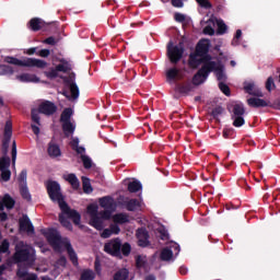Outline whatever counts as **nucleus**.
<instances>
[{"mask_svg":"<svg viewBox=\"0 0 280 280\" xmlns=\"http://www.w3.org/2000/svg\"><path fill=\"white\" fill-rule=\"evenodd\" d=\"M176 91H178V93H180L182 95H189V93L194 91V83H191V81L178 83L176 85Z\"/></svg>","mask_w":280,"mask_h":280,"instance_id":"20","label":"nucleus"},{"mask_svg":"<svg viewBox=\"0 0 280 280\" xmlns=\"http://www.w3.org/2000/svg\"><path fill=\"white\" fill-rule=\"evenodd\" d=\"M30 259V249H16L13 255V261L15 264H23Z\"/></svg>","mask_w":280,"mask_h":280,"instance_id":"18","label":"nucleus"},{"mask_svg":"<svg viewBox=\"0 0 280 280\" xmlns=\"http://www.w3.org/2000/svg\"><path fill=\"white\" fill-rule=\"evenodd\" d=\"M14 68L8 65H0V75H13Z\"/></svg>","mask_w":280,"mask_h":280,"instance_id":"38","label":"nucleus"},{"mask_svg":"<svg viewBox=\"0 0 280 280\" xmlns=\"http://www.w3.org/2000/svg\"><path fill=\"white\" fill-rule=\"evenodd\" d=\"M16 205V201L10 194H4L2 199H0V211H4L8 209L9 211L12 210V208Z\"/></svg>","mask_w":280,"mask_h":280,"instance_id":"16","label":"nucleus"},{"mask_svg":"<svg viewBox=\"0 0 280 280\" xmlns=\"http://www.w3.org/2000/svg\"><path fill=\"white\" fill-rule=\"evenodd\" d=\"M80 159L83 163L84 170H91V167H93V160H91L89 155H81Z\"/></svg>","mask_w":280,"mask_h":280,"instance_id":"43","label":"nucleus"},{"mask_svg":"<svg viewBox=\"0 0 280 280\" xmlns=\"http://www.w3.org/2000/svg\"><path fill=\"white\" fill-rule=\"evenodd\" d=\"M232 119H233L234 128H242V126H244V124H246L244 116H232Z\"/></svg>","mask_w":280,"mask_h":280,"instance_id":"41","label":"nucleus"},{"mask_svg":"<svg viewBox=\"0 0 280 280\" xmlns=\"http://www.w3.org/2000/svg\"><path fill=\"white\" fill-rule=\"evenodd\" d=\"M109 230L112 232V235H119V233L121 232V229L117 224H112L109 226Z\"/></svg>","mask_w":280,"mask_h":280,"instance_id":"61","label":"nucleus"},{"mask_svg":"<svg viewBox=\"0 0 280 280\" xmlns=\"http://www.w3.org/2000/svg\"><path fill=\"white\" fill-rule=\"evenodd\" d=\"M82 185L84 194H93V186L91 185V179H89V177H82Z\"/></svg>","mask_w":280,"mask_h":280,"instance_id":"36","label":"nucleus"},{"mask_svg":"<svg viewBox=\"0 0 280 280\" xmlns=\"http://www.w3.org/2000/svg\"><path fill=\"white\" fill-rule=\"evenodd\" d=\"M166 80L167 82H174V80H182L180 70H178V68H170L166 71Z\"/></svg>","mask_w":280,"mask_h":280,"instance_id":"24","label":"nucleus"},{"mask_svg":"<svg viewBox=\"0 0 280 280\" xmlns=\"http://www.w3.org/2000/svg\"><path fill=\"white\" fill-rule=\"evenodd\" d=\"M78 97H80V88L75 82V72H71V103L78 102Z\"/></svg>","mask_w":280,"mask_h":280,"instance_id":"19","label":"nucleus"},{"mask_svg":"<svg viewBox=\"0 0 280 280\" xmlns=\"http://www.w3.org/2000/svg\"><path fill=\"white\" fill-rule=\"evenodd\" d=\"M222 113H224V107L217 106L212 109L211 115H212L213 119H218V117H220V115H222Z\"/></svg>","mask_w":280,"mask_h":280,"instance_id":"51","label":"nucleus"},{"mask_svg":"<svg viewBox=\"0 0 280 280\" xmlns=\"http://www.w3.org/2000/svg\"><path fill=\"white\" fill-rule=\"evenodd\" d=\"M132 250V246H130V243H124L120 245V255L122 254L124 257H128Z\"/></svg>","mask_w":280,"mask_h":280,"instance_id":"44","label":"nucleus"},{"mask_svg":"<svg viewBox=\"0 0 280 280\" xmlns=\"http://www.w3.org/2000/svg\"><path fill=\"white\" fill-rule=\"evenodd\" d=\"M217 25H218L217 34H219L220 36H222L223 34H226V30H229V26H226L224 21L222 20L217 21Z\"/></svg>","mask_w":280,"mask_h":280,"instance_id":"42","label":"nucleus"},{"mask_svg":"<svg viewBox=\"0 0 280 280\" xmlns=\"http://www.w3.org/2000/svg\"><path fill=\"white\" fill-rule=\"evenodd\" d=\"M0 178L3 183H9L10 178H12V171H10V168L1 170Z\"/></svg>","mask_w":280,"mask_h":280,"instance_id":"39","label":"nucleus"},{"mask_svg":"<svg viewBox=\"0 0 280 280\" xmlns=\"http://www.w3.org/2000/svg\"><path fill=\"white\" fill-rule=\"evenodd\" d=\"M20 194L24 200H32V195L30 194V189L27 185L20 186Z\"/></svg>","mask_w":280,"mask_h":280,"instance_id":"40","label":"nucleus"},{"mask_svg":"<svg viewBox=\"0 0 280 280\" xmlns=\"http://www.w3.org/2000/svg\"><path fill=\"white\" fill-rule=\"evenodd\" d=\"M46 189L51 202H57L61 213L59 214V222L61 226L71 231V207L65 201V195H62V189L60 184L56 180H48L46 183Z\"/></svg>","mask_w":280,"mask_h":280,"instance_id":"1","label":"nucleus"},{"mask_svg":"<svg viewBox=\"0 0 280 280\" xmlns=\"http://www.w3.org/2000/svg\"><path fill=\"white\" fill-rule=\"evenodd\" d=\"M80 220H82V217L74 209H72L71 210V221L73 222V224H75L80 229H84V225L80 224Z\"/></svg>","mask_w":280,"mask_h":280,"instance_id":"37","label":"nucleus"},{"mask_svg":"<svg viewBox=\"0 0 280 280\" xmlns=\"http://www.w3.org/2000/svg\"><path fill=\"white\" fill-rule=\"evenodd\" d=\"M188 65L192 68L200 67L202 65V58L198 52L190 54Z\"/></svg>","mask_w":280,"mask_h":280,"instance_id":"29","label":"nucleus"},{"mask_svg":"<svg viewBox=\"0 0 280 280\" xmlns=\"http://www.w3.org/2000/svg\"><path fill=\"white\" fill-rule=\"evenodd\" d=\"M12 140V120H7L4 125L3 138H2V154L8 156V150L10 149V141Z\"/></svg>","mask_w":280,"mask_h":280,"instance_id":"6","label":"nucleus"},{"mask_svg":"<svg viewBox=\"0 0 280 280\" xmlns=\"http://www.w3.org/2000/svg\"><path fill=\"white\" fill-rule=\"evenodd\" d=\"M114 222L116 224H128V222H130V219L126 213H117L114 215Z\"/></svg>","mask_w":280,"mask_h":280,"instance_id":"33","label":"nucleus"},{"mask_svg":"<svg viewBox=\"0 0 280 280\" xmlns=\"http://www.w3.org/2000/svg\"><path fill=\"white\" fill-rule=\"evenodd\" d=\"M246 115V108L244 104H235L232 108V117H240Z\"/></svg>","mask_w":280,"mask_h":280,"instance_id":"31","label":"nucleus"},{"mask_svg":"<svg viewBox=\"0 0 280 280\" xmlns=\"http://www.w3.org/2000/svg\"><path fill=\"white\" fill-rule=\"evenodd\" d=\"M71 264H73L75 267H78V254H75V250L71 248Z\"/></svg>","mask_w":280,"mask_h":280,"instance_id":"63","label":"nucleus"},{"mask_svg":"<svg viewBox=\"0 0 280 280\" xmlns=\"http://www.w3.org/2000/svg\"><path fill=\"white\" fill-rule=\"evenodd\" d=\"M47 152L51 159H56V158L60 156V154H61L60 147L54 142L48 143Z\"/></svg>","mask_w":280,"mask_h":280,"instance_id":"26","label":"nucleus"},{"mask_svg":"<svg viewBox=\"0 0 280 280\" xmlns=\"http://www.w3.org/2000/svg\"><path fill=\"white\" fill-rule=\"evenodd\" d=\"M104 250L107 255H112V257H121V241L115 238L105 243Z\"/></svg>","mask_w":280,"mask_h":280,"instance_id":"7","label":"nucleus"},{"mask_svg":"<svg viewBox=\"0 0 280 280\" xmlns=\"http://www.w3.org/2000/svg\"><path fill=\"white\" fill-rule=\"evenodd\" d=\"M173 257H174V252H172V249L165 247L161 250V254H160L161 261H172Z\"/></svg>","mask_w":280,"mask_h":280,"instance_id":"32","label":"nucleus"},{"mask_svg":"<svg viewBox=\"0 0 280 280\" xmlns=\"http://www.w3.org/2000/svg\"><path fill=\"white\" fill-rule=\"evenodd\" d=\"M136 237L138 240V246H141V248H147V246H150V234L148 233V230L138 229L136 232Z\"/></svg>","mask_w":280,"mask_h":280,"instance_id":"10","label":"nucleus"},{"mask_svg":"<svg viewBox=\"0 0 280 280\" xmlns=\"http://www.w3.org/2000/svg\"><path fill=\"white\" fill-rule=\"evenodd\" d=\"M72 150L77 152V154H79L80 156H86V149L84 147L77 145L72 148Z\"/></svg>","mask_w":280,"mask_h":280,"instance_id":"57","label":"nucleus"},{"mask_svg":"<svg viewBox=\"0 0 280 280\" xmlns=\"http://www.w3.org/2000/svg\"><path fill=\"white\" fill-rule=\"evenodd\" d=\"M9 252H10V241H8V238H4L0 245V254H5Z\"/></svg>","mask_w":280,"mask_h":280,"instance_id":"48","label":"nucleus"},{"mask_svg":"<svg viewBox=\"0 0 280 280\" xmlns=\"http://www.w3.org/2000/svg\"><path fill=\"white\" fill-rule=\"evenodd\" d=\"M20 82H38V77L36 74L22 73L16 77Z\"/></svg>","mask_w":280,"mask_h":280,"instance_id":"30","label":"nucleus"},{"mask_svg":"<svg viewBox=\"0 0 280 280\" xmlns=\"http://www.w3.org/2000/svg\"><path fill=\"white\" fill-rule=\"evenodd\" d=\"M60 124L62 126V131L66 137L71 135V107H67L60 116Z\"/></svg>","mask_w":280,"mask_h":280,"instance_id":"8","label":"nucleus"},{"mask_svg":"<svg viewBox=\"0 0 280 280\" xmlns=\"http://www.w3.org/2000/svg\"><path fill=\"white\" fill-rule=\"evenodd\" d=\"M174 19L177 23H185V14L183 13H175Z\"/></svg>","mask_w":280,"mask_h":280,"instance_id":"64","label":"nucleus"},{"mask_svg":"<svg viewBox=\"0 0 280 280\" xmlns=\"http://www.w3.org/2000/svg\"><path fill=\"white\" fill-rule=\"evenodd\" d=\"M199 58H201V67H205V70L210 73L213 72V69H215V66L218 65V62L211 61L213 57L207 52L205 55H199Z\"/></svg>","mask_w":280,"mask_h":280,"instance_id":"13","label":"nucleus"},{"mask_svg":"<svg viewBox=\"0 0 280 280\" xmlns=\"http://www.w3.org/2000/svg\"><path fill=\"white\" fill-rule=\"evenodd\" d=\"M214 74L217 77V80L219 82H225L226 81V73H224V67L222 66V63H217L214 66Z\"/></svg>","mask_w":280,"mask_h":280,"instance_id":"25","label":"nucleus"},{"mask_svg":"<svg viewBox=\"0 0 280 280\" xmlns=\"http://www.w3.org/2000/svg\"><path fill=\"white\" fill-rule=\"evenodd\" d=\"M10 156H2L0 158V171L1 170H10Z\"/></svg>","mask_w":280,"mask_h":280,"instance_id":"45","label":"nucleus"},{"mask_svg":"<svg viewBox=\"0 0 280 280\" xmlns=\"http://www.w3.org/2000/svg\"><path fill=\"white\" fill-rule=\"evenodd\" d=\"M219 89L223 95H226V97H231V88H229V85H226V83L219 82Z\"/></svg>","mask_w":280,"mask_h":280,"instance_id":"46","label":"nucleus"},{"mask_svg":"<svg viewBox=\"0 0 280 280\" xmlns=\"http://www.w3.org/2000/svg\"><path fill=\"white\" fill-rule=\"evenodd\" d=\"M142 187L141 182L133 180L128 184V191L130 194H137V191H141Z\"/></svg>","mask_w":280,"mask_h":280,"instance_id":"34","label":"nucleus"},{"mask_svg":"<svg viewBox=\"0 0 280 280\" xmlns=\"http://www.w3.org/2000/svg\"><path fill=\"white\" fill-rule=\"evenodd\" d=\"M112 211L113 210L105 209L98 212V217L101 218V220H110Z\"/></svg>","mask_w":280,"mask_h":280,"instance_id":"53","label":"nucleus"},{"mask_svg":"<svg viewBox=\"0 0 280 280\" xmlns=\"http://www.w3.org/2000/svg\"><path fill=\"white\" fill-rule=\"evenodd\" d=\"M200 8H205V10H211L213 5L210 3L209 0H196Z\"/></svg>","mask_w":280,"mask_h":280,"instance_id":"54","label":"nucleus"},{"mask_svg":"<svg viewBox=\"0 0 280 280\" xmlns=\"http://www.w3.org/2000/svg\"><path fill=\"white\" fill-rule=\"evenodd\" d=\"M136 268H145V259L141 256L136 257Z\"/></svg>","mask_w":280,"mask_h":280,"instance_id":"56","label":"nucleus"},{"mask_svg":"<svg viewBox=\"0 0 280 280\" xmlns=\"http://www.w3.org/2000/svg\"><path fill=\"white\" fill-rule=\"evenodd\" d=\"M4 62L8 65H14L15 67H36V69H45V67H47L45 60L28 57L21 60L16 57L8 56L4 58Z\"/></svg>","mask_w":280,"mask_h":280,"instance_id":"3","label":"nucleus"},{"mask_svg":"<svg viewBox=\"0 0 280 280\" xmlns=\"http://www.w3.org/2000/svg\"><path fill=\"white\" fill-rule=\"evenodd\" d=\"M94 270L96 272V275H102V262L100 261L98 258L95 259L94 261Z\"/></svg>","mask_w":280,"mask_h":280,"instance_id":"58","label":"nucleus"},{"mask_svg":"<svg viewBox=\"0 0 280 280\" xmlns=\"http://www.w3.org/2000/svg\"><path fill=\"white\" fill-rule=\"evenodd\" d=\"M20 186L27 185V171L23 170L18 178Z\"/></svg>","mask_w":280,"mask_h":280,"instance_id":"49","label":"nucleus"},{"mask_svg":"<svg viewBox=\"0 0 280 280\" xmlns=\"http://www.w3.org/2000/svg\"><path fill=\"white\" fill-rule=\"evenodd\" d=\"M129 277L130 271L127 268H121L114 273L113 280H127Z\"/></svg>","mask_w":280,"mask_h":280,"instance_id":"28","label":"nucleus"},{"mask_svg":"<svg viewBox=\"0 0 280 280\" xmlns=\"http://www.w3.org/2000/svg\"><path fill=\"white\" fill-rule=\"evenodd\" d=\"M210 47L211 42L209 39H201L198 42L195 52H197V56H205V54H209Z\"/></svg>","mask_w":280,"mask_h":280,"instance_id":"17","label":"nucleus"},{"mask_svg":"<svg viewBox=\"0 0 280 280\" xmlns=\"http://www.w3.org/2000/svg\"><path fill=\"white\" fill-rule=\"evenodd\" d=\"M20 231L24 233H34V224H32V220L27 214H23L22 218L19 220Z\"/></svg>","mask_w":280,"mask_h":280,"instance_id":"14","label":"nucleus"},{"mask_svg":"<svg viewBox=\"0 0 280 280\" xmlns=\"http://www.w3.org/2000/svg\"><path fill=\"white\" fill-rule=\"evenodd\" d=\"M95 271H93L92 269H84L81 272L80 279L79 280H95Z\"/></svg>","mask_w":280,"mask_h":280,"instance_id":"35","label":"nucleus"},{"mask_svg":"<svg viewBox=\"0 0 280 280\" xmlns=\"http://www.w3.org/2000/svg\"><path fill=\"white\" fill-rule=\"evenodd\" d=\"M248 106H252V108H266L268 106V102H266L264 98H257V97H250L247 100Z\"/></svg>","mask_w":280,"mask_h":280,"instance_id":"23","label":"nucleus"},{"mask_svg":"<svg viewBox=\"0 0 280 280\" xmlns=\"http://www.w3.org/2000/svg\"><path fill=\"white\" fill-rule=\"evenodd\" d=\"M71 187L72 189H80V180H78V177L75 174H71Z\"/></svg>","mask_w":280,"mask_h":280,"instance_id":"55","label":"nucleus"},{"mask_svg":"<svg viewBox=\"0 0 280 280\" xmlns=\"http://www.w3.org/2000/svg\"><path fill=\"white\" fill-rule=\"evenodd\" d=\"M272 86L275 88V79H272V77H269L266 81V89L267 91H272Z\"/></svg>","mask_w":280,"mask_h":280,"instance_id":"60","label":"nucleus"},{"mask_svg":"<svg viewBox=\"0 0 280 280\" xmlns=\"http://www.w3.org/2000/svg\"><path fill=\"white\" fill-rule=\"evenodd\" d=\"M45 237L55 253H62L65 248L67 249L68 257H71V243H66L62 241V236L57 232L56 229H49L45 233Z\"/></svg>","mask_w":280,"mask_h":280,"instance_id":"2","label":"nucleus"},{"mask_svg":"<svg viewBox=\"0 0 280 280\" xmlns=\"http://www.w3.org/2000/svg\"><path fill=\"white\" fill-rule=\"evenodd\" d=\"M118 205L124 207L127 211H137L141 207V202L138 201V199H130L124 196L118 198Z\"/></svg>","mask_w":280,"mask_h":280,"instance_id":"9","label":"nucleus"},{"mask_svg":"<svg viewBox=\"0 0 280 280\" xmlns=\"http://www.w3.org/2000/svg\"><path fill=\"white\" fill-rule=\"evenodd\" d=\"M206 67H201L198 72L192 77V86H200L209 78V72Z\"/></svg>","mask_w":280,"mask_h":280,"instance_id":"12","label":"nucleus"},{"mask_svg":"<svg viewBox=\"0 0 280 280\" xmlns=\"http://www.w3.org/2000/svg\"><path fill=\"white\" fill-rule=\"evenodd\" d=\"M242 38V30H237L232 40V45H238V40Z\"/></svg>","mask_w":280,"mask_h":280,"instance_id":"62","label":"nucleus"},{"mask_svg":"<svg viewBox=\"0 0 280 280\" xmlns=\"http://www.w3.org/2000/svg\"><path fill=\"white\" fill-rule=\"evenodd\" d=\"M98 202L103 209L115 210V199L110 196L100 198Z\"/></svg>","mask_w":280,"mask_h":280,"instance_id":"21","label":"nucleus"},{"mask_svg":"<svg viewBox=\"0 0 280 280\" xmlns=\"http://www.w3.org/2000/svg\"><path fill=\"white\" fill-rule=\"evenodd\" d=\"M185 54V48L182 44L175 45L174 43L170 42L167 44V58L172 65H178L180 60H183V55Z\"/></svg>","mask_w":280,"mask_h":280,"instance_id":"4","label":"nucleus"},{"mask_svg":"<svg viewBox=\"0 0 280 280\" xmlns=\"http://www.w3.org/2000/svg\"><path fill=\"white\" fill-rule=\"evenodd\" d=\"M11 156H12V165L14 167L16 165V141L12 142Z\"/></svg>","mask_w":280,"mask_h":280,"instance_id":"52","label":"nucleus"},{"mask_svg":"<svg viewBox=\"0 0 280 280\" xmlns=\"http://www.w3.org/2000/svg\"><path fill=\"white\" fill-rule=\"evenodd\" d=\"M248 95H254L255 97H264V92L261 90H255V83H248L244 86Z\"/></svg>","mask_w":280,"mask_h":280,"instance_id":"27","label":"nucleus"},{"mask_svg":"<svg viewBox=\"0 0 280 280\" xmlns=\"http://www.w3.org/2000/svg\"><path fill=\"white\" fill-rule=\"evenodd\" d=\"M61 79L63 81V89L61 93L67 97V100H71V74Z\"/></svg>","mask_w":280,"mask_h":280,"instance_id":"22","label":"nucleus"},{"mask_svg":"<svg viewBox=\"0 0 280 280\" xmlns=\"http://www.w3.org/2000/svg\"><path fill=\"white\" fill-rule=\"evenodd\" d=\"M158 233L160 234V238L163 242H166V240H170V232H167V229H165V226L158 229Z\"/></svg>","mask_w":280,"mask_h":280,"instance_id":"47","label":"nucleus"},{"mask_svg":"<svg viewBox=\"0 0 280 280\" xmlns=\"http://www.w3.org/2000/svg\"><path fill=\"white\" fill-rule=\"evenodd\" d=\"M203 34L206 36H213L215 34V30H213V26L211 25H207L205 28H203Z\"/></svg>","mask_w":280,"mask_h":280,"instance_id":"59","label":"nucleus"},{"mask_svg":"<svg viewBox=\"0 0 280 280\" xmlns=\"http://www.w3.org/2000/svg\"><path fill=\"white\" fill-rule=\"evenodd\" d=\"M40 112L36 110V109H32L31 113V117H32V121H34V124H37V126H40Z\"/></svg>","mask_w":280,"mask_h":280,"instance_id":"50","label":"nucleus"},{"mask_svg":"<svg viewBox=\"0 0 280 280\" xmlns=\"http://www.w3.org/2000/svg\"><path fill=\"white\" fill-rule=\"evenodd\" d=\"M56 110H58V107L51 101H45L38 107V113L48 117L54 115Z\"/></svg>","mask_w":280,"mask_h":280,"instance_id":"11","label":"nucleus"},{"mask_svg":"<svg viewBox=\"0 0 280 280\" xmlns=\"http://www.w3.org/2000/svg\"><path fill=\"white\" fill-rule=\"evenodd\" d=\"M88 213L90 214V226L96 229V231L104 230V221L100 218V212L97 211V206L90 205L88 206Z\"/></svg>","mask_w":280,"mask_h":280,"instance_id":"5","label":"nucleus"},{"mask_svg":"<svg viewBox=\"0 0 280 280\" xmlns=\"http://www.w3.org/2000/svg\"><path fill=\"white\" fill-rule=\"evenodd\" d=\"M47 25L48 24L40 18H33L28 22V28H31L32 32H40V30H45Z\"/></svg>","mask_w":280,"mask_h":280,"instance_id":"15","label":"nucleus"}]
</instances>
